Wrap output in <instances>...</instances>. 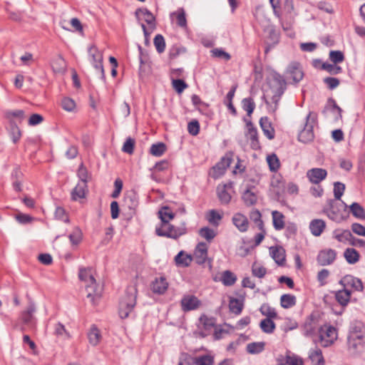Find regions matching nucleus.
Returning a JSON list of instances; mask_svg holds the SVG:
<instances>
[{"instance_id":"obj_1","label":"nucleus","mask_w":365,"mask_h":365,"mask_svg":"<svg viewBox=\"0 0 365 365\" xmlns=\"http://www.w3.org/2000/svg\"><path fill=\"white\" fill-rule=\"evenodd\" d=\"M78 277L86 284L87 298L93 304H96L101 297L103 289L96 282L93 269L91 267H80Z\"/></svg>"},{"instance_id":"obj_2","label":"nucleus","mask_w":365,"mask_h":365,"mask_svg":"<svg viewBox=\"0 0 365 365\" xmlns=\"http://www.w3.org/2000/svg\"><path fill=\"white\" fill-rule=\"evenodd\" d=\"M137 289L135 286H129L119 302L118 312L121 319L127 318L133 312L136 304Z\"/></svg>"},{"instance_id":"obj_3","label":"nucleus","mask_w":365,"mask_h":365,"mask_svg":"<svg viewBox=\"0 0 365 365\" xmlns=\"http://www.w3.org/2000/svg\"><path fill=\"white\" fill-rule=\"evenodd\" d=\"M317 124V114L309 112L306 117V122L303 129L298 135L299 141L303 143H308L313 141L314 138V127Z\"/></svg>"},{"instance_id":"obj_4","label":"nucleus","mask_w":365,"mask_h":365,"mask_svg":"<svg viewBox=\"0 0 365 365\" xmlns=\"http://www.w3.org/2000/svg\"><path fill=\"white\" fill-rule=\"evenodd\" d=\"M319 338L322 346L327 347L336 339V330L331 326L324 325L321 327L319 329Z\"/></svg>"},{"instance_id":"obj_5","label":"nucleus","mask_w":365,"mask_h":365,"mask_svg":"<svg viewBox=\"0 0 365 365\" xmlns=\"http://www.w3.org/2000/svg\"><path fill=\"white\" fill-rule=\"evenodd\" d=\"M324 212L330 220L338 223L349 216L348 207H326Z\"/></svg>"},{"instance_id":"obj_6","label":"nucleus","mask_w":365,"mask_h":365,"mask_svg":"<svg viewBox=\"0 0 365 365\" xmlns=\"http://www.w3.org/2000/svg\"><path fill=\"white\" fill-rule=\"evenodd\" d=\"M232 161V155L226 154L212 168V172L210 173L214 179H217L222 176L227 168L230 165Z\"/></svg>"},{"instance_id":"obj_7","label":"nucleus","mask_w":365,"mask_h":365,"mask_svg":"<svg viewBox=\"0 0 365 365\" xmlns=\"http://www.w3.org/2000/svg\"><path fill=\"white\" fill-rule=\"evenodd\" d=\"M216 191L221 203L228 204L232 197L231 194L233 192V182L229 181L227 183L219 184Z\"/></svg>"},{"instance_id":"obj_8","label":"nucleus","mask_w":365,"mask_h":365,"mask_svg":"<svg viewBox=\"0 0 365 365\" xmlns=\"http://www.w3.org/2000/svg\"><path fill=\"white\" fill-rule=\"evenodd\" d=\"M89 56L92 58V64L96 70H99L101 75V79L106 80L105 71L103 66V54L98 48L93 46L88 50Z\"/></svg>"},{"instance_id":"obj_9","label":"nucleus","mask_w":365,"mask_h":365,"mask_svg":"<svg viewBox=\"0 0 365 365\" xmlns=\"http://www.w3.org/2000/svg\"><path fill=\"white\" fill-rule=\"evenodd\" d=\"M351 338V348H355L356 344H354V340L362 342L365 344V327L361 322L356 323L352 327L349 336Z\"/></svg>"},{"instance_id":"obj_10","label":"nucleus","mask_w":365,"mask_h":365,"mask_svg":"<svg viewBox=\"0 0 365 365\" xmlns=\"http://www.w3.org/2000/svg\"><path fill=\"white\" fill-rule=\"evenodd\" d=\"M155 232L158 236L173 239H177L183 234V232L180 229L175 228L168 223H163L161 227L156 228Z\"/></svg>"},{"instance_id":"obj_11","label":"nucleus","mask_w":365,"mask_h":365,"mask_svg":"<svg viewBox=\"0 0 365 365\" xmlns=\"http://www.w3.org/2000/svg\"><path fill=\"white\" fill-rule=\"evenodd\" d=\"M287 74L291 78L294 83H298L304 77V72L301 64L299 62H291L287 68Z\"/></svg>"},{"instance_id":"obj_12","label":"nucleus","mask_w":365,"mask_h":365,"mask_svg":"<svg viewBox=\"0 0 365 365\" xmlns=\"http://www.w3.org/2000/svg\"><path fill=\"white\" fill-rule=\"evenodd\" d=\"M340 283L344 287L347 289L351 287L356 292H361L364 289V285L361 279L350 274L344 276L341 279Z\"/></svg>"},{"instance_id":"obj_13","label":"nucleus","mask_w":365,"mask_h":365,"mask_svg":"<svg viewBox=\"0 0 365 365\" xmlns=\"http://www.w3.org/2000/svg\"><path fill=\"white\" fill-rule=\"evenodd\" d=\"M200 301L195 296L192 294L183 296L180 301V305L184 312L196 309L200 307Z\"/></svg>"},{"instance_id":"obj_14","label":"nucleus","mask_w":365,"mask_h":365,"mask_svg":"<svg viewBox=\"0 0 365 365\" xmlns=\"http://www.w3.org/2000/svg\"><path fill=\"white\" fill-rule=\"evenodd\" d=\"M336 252L332 249H325L321 250L317 256V262L322 266L329 265L334 262L336 259Z\"/></svg>"},{"instance_id":"obj_15","label":"nucleus","mask_w":365,"mask_h":365,"mask_svg":"<svg viewBox=\"0 0 365 365\" xmlns=\"http://www.w3.org/2000/svg\"><path fill=\"white\" fill-rule=\"evenodd\" d=\"M36 312V306L33 302H29L26 309L21 313L20 319L22 323L27 326H32L34 321V313Z\"/></svg>"},{"instance_id":"obj_16","label":"nucleus","mask_w":365,"mask_h":365,"mask_svg":"<svg viewBox=\"0 0 365 365\" xmlns=\"http://www.w3.org/2000/svg\"><path fill=\"white\" fill-rule=\"evenodd\" d=\"M208 246L205 242H200L197 245L194 251V259L198 264H204L207 259Z\"/></svg>"},{"instance_id":"obj_17","label":"nucleus","mask_w":365,"mask_h":365,"mask_svg":"<svg viewBox=\"0 0 365 365\" xmlns=\"http://www.w3.org/2000/svg\"><path fill=\"white\" fill-rule=\"evenodd\" d=\"M11 178L12 180V185L14 189L17 191L20 192L22 190V182L24 179V173L21 170V168L19 165H16L14 168L11 174Z\"/></svg>"},{"instance_id":"obj_18","label":"nucleus","mask_w":365,"mask_h":365,"mask_svg":"<svg viewBox=\"0 0 365 365\" xmlns=\"http://www.w3.org/2000/svg\"><path fill=\"white\" fill-rule=\"evenodd\" d=\"M327 172L323 168H312L308 170L307 176L314 184H319L321 181L326 178Z\"/></svg>"},{"instance_id":"obj_19","label":"nucleus","mask_w":365,"mask_h":365,"mask_svg":"<svg viewBox=\"0 0 365 365\" xmlns=\"http://www.w3.org/2000/svg\"><path fill=\"white\" fill-rule=\"evenodd\" d=\"M4 116L9 123L21 124L26 118L25 112L23 110H6Z\"/></svg>"},{"instance_id":"obj_20","label":"nucleus","mask_w":365,"mask_h":365,"mask_svg":"<svg viewBox=\"0 0 365 365\" xmlns=\"http://www.w3.org/2000/svg\"><path fill=\"white\" fill-rule=\"evenodd\" d=\"M247 126L248 128L247 135H249V138L250 140V147L255 150L260 149L261 146L257 129L253 126L250 120L247 122Z\"/></svg>"},{"instance_id":"obj_21","label":"nucleus","mask_w":365,"mask_h":365,"mask_svg":"<svg viewBox=\"0 0 365 365\" xmlns=\"http://www.w3.org/2000/svg\"><path fill=\"white\" fill-rule=\"evenodd\" d=\"M232 220L233 224L240 232H245L248 230L249 222L246 216L240 213H236L233 215Z\"/></svg>"},{"instance_id":"obj_22","label":"nucleus","mask_w":365,"mask_h":365,"mask_svg":"<svg viewBox=\"0 0 365 365\" xmlns=\"http://www.w3.org/2000/svg\"><path fill=\"white\" fill-rule=\"evenodd\" d=\"M259 125L265 136L269 140H272L275 136V131L272 125V123L269 121V118L267 116L262 117L259 120Z\"/></svg>"},{"instance_id":"obj_23","label":"nucleus","mask_w":365,"mask_h":365,"mask_svg":"<svg viewBox=\"0 0 365 365\" xmlns=\"http://www.w3.org/2000/svg\"><path fill=\"white\" fill-rule=\"evenodd\" d=\"M318 328V320L314 314H311L306 319L304 324V335H312Z\"/></svg>"},{"instance_id":"obj_24","label":"nucleus","mask_w":365,"mask_h":365,"mask_svg":"<svg viewBox=\"0 0 365 365\" xmlns=\"http://www.w3.org/2000/svg\"><path fill=\"white\" fill-rule=\"evenodd\" d=\"M242 198L247 205H255L257 202L258 195L255 187L247 188L242 193Z\"/></svg>"},{"instance_id":"obj_25","label":"nucleus","mask_w":365,"mask_h":365,"mask_svg":"<svg viewBox=\"0 0 365 365\" xmlns=\"http://www.w3.org/2000/svg\"><path fill=\"white\" fill-rule=\"evenodd\" d=\"M143 14L145 16V21L151 27L155 28V17L154 15L145 8L137 9L135 11V15L137 19L140 20L139 15Z\"/></svg>"},{"instance_id":"obj_26","label":"nucleus","mask_w":365,"mask_h":365,"mask_svg":"<svg viewBox=\"0 0 365 365\" xmlns=\"http://www.w3.org/2000/svg\"><path fill=\"white\" fill-rule=\"evenodd\" d=\"M168 287V283L163 277L156 278L152 284V290L154 293L163 294Z\"/></svg>"},{"instance_id":"obj_27","label":"nucleus","mask_w":365,"mask_h":365,"mask_svg":"<svg viewBox=\"0 0 365 365\" xmlns=\"http://www.w3.org/2000/svg\"><path fill=\"white\" fill-rule=\"evenodd\" d=\"M222 212H220L216 210H210L205 214V219L210 225L217 227L222 219Z\"/></svg>"},{"instance_id":"obj_28","label":"nucleus","mask_w":365,"mask_h":365,"mask_svg":"<svg viewBox=\"0 0 365 365\" xmlns=\"http://www.w3.org/2000/svg\"><path fill=\"white\" fill-rule=\"evenodd\" d=\"M192 260L190 255L186 254L183 251H180L175 257V262L179 267H188Z\"/></svg>"},{"instance_id":"obj_29","label":"nucleus","mask_w":365,"mask_h":365,"mask_svg":"<svg viewBox=\"0 0 365 365\" xmlns=\"http://www.w3.org/2000/svg\"><path fill=\"white\" fill-rule=\"evenodd\" d=\"M325 222L322 220H314L310 222L309 229L314 236H320L325 228Z\"/></svg>"},{"instance_id":"obj_30","label":"nucleus","mask_w":365,"mask_h":365,"mask_svg":"<svg viewBox=\"0 0 365 365\" xmlns=\"http://www.w3.org/2000/svg\"><path fill=\"white\" fill-rule=\"evenodd\" d=\"M344 257L349 264H354L359 262L360 255L359 252L354 248H346L344 252Z\"/></svg>"},{"instance_id":"obj_31","label":"nucleus","mask_w":365,"mask_h":365,"mask_svg":"<svg viewBox=\"0 0 365 365\" xmlns=\"http://www.w3.org/2000/svg\"><path fill=\"white\" fill-rule=\"evenodd\" d=\"M89 343L92 346H97L101 341V335L99 329L96 326L93 325L88 333Z\"/></svg>"},{"instance_id":"obj_32","label":"nucleus","mask_w":365,"mask_h":365,"mask_svg":"<svg viewBox=\"0 0 365 365\" xmlns=\"http://www.w3.org/2000/svg\"><path fill=\"white\" fill-rule=\"evenodd\" d=\"M270 252L274 260L279 265H283L285 262L284 250L282 247H271Z\"/></svg>"},{"instance_id":"obj_33","label":"nucleus","mask_w":365,"mask_h":365,"mask_svg":"<svg viewBox=\"0 0 365 365\" xmlns=\"http://www.w3.org/2000/svg\"><path fill=\"white\" fill-rule=\"evenodd\" d=\"M335 297L336 301L342 306H346L349 302L351 292L349 289L344 287L343 289L338 291Z\"/></svg>"},{"instance_id":"obj_34","label":"nucleus","mask_w":365,"mask_h":365,"mask_svg":"<svg viewBox=\"0 0 365 365\" xmlns=\"http://www.w3.org/2000/svg\"><path fill=\"white\" fill-rule=\"evenodd\" d=\"M278 365H302V361L294 356H281L277 359Z\"/></svg>"},{"instance_id":"obj_35","label":"nucleus","mask_w":365,"mask_h":365,"mask_svg":"<svg viewBox=\"0 0 365 365\" xmlns=\"http://www.w3.org/2000/svg\"><path fill=\"white\" fill-rule=\"evenodd\" d=\"M297 303V298L290 294H282L280 297V304L284 309L294 307Z\"/></svg>"},{"instance_id":"obj_36","label":"nucleus","mask_w":365,"mask_h":365,"mask_svg":"<svg viewBox=\"0 0 365 365\" xmlns=\"http://www.w3.org/2000/svg\"><path fill=\"white\" fill-rule=\"evenodd\" d=\"M87 185L84 182H78L71 192V198L73 200L83 199L85 197V190Z\"/></svg>"},{"instance_id":"obj_37","label":"nucleus","mask_w":365,"mask_h":365,"mask_svg":"<svg viewBox=\"0 0 365 365\" xmlns=\"http://www.w3.org/2000/svg\"><path fill=\"white\" fill-rule=\"evenodd\" d=\"M309 359L312 361V365H324V360L322 356V351L319 349H315L310 351Z\"/></svg>"},{"instance_id":"obj_38","label":"nucleus","mask_w":365,"mask_h":365,"mask_svg":"<svg viewBox=\"0 0 365 365\" xmlns=\"http://www.w3.org/2000/svg\"><path fill=\"white\" fill-rule=\"evenodd\" d=\"M273 226L275 230H281L284 227V216L278 211H272Z\"/></svg>"},{"instance_id":"obj_39","label":"nucleus","mask_w":365,"mask_h":365,"mask_svg":"<svg viewBox=\"0 0 365 365\" xmlns=\"http://www.w3.org/2000/svg\"><path fill=\"white\" fill-rule=\"evenodd\" d=\"M166 150V145L164 143L159 142L150 146V154L155 157H160L165 153Z\"/></svg>"},{"instance_id":"obj_40","label":"nucleus","mask_w":365,"mask_h":365,"mask_svg":"<svg viewBox=\"0 0 365 365\" xmlns=\"http://www.w3.org/2000/svg\"><path fill=\"white\" fill-rule=\"evenodd\" d=\"M260 313L266 317V319H276L277 313L274 308L270 307L268 304H263L259 308Z\"/></svg>"},{"instance_id":"obj_41","label":"nucleus","mask_w":365,"mask_h":365,"mask_svg":"<svg viewBox=\"0 0 365 365\" xmlns=\"http://www.w3.org/2000/svg\"><path fill=\"white\" fill-rule=\"evenodd\" d=\"M262 331L266 334H272L276 328L275 324L272 319H264L259 323Z\"/></svg>"},{"instance_id":"obj_42","label":"nucleus","mask_w":365,"mask_h":365,"mask_svg":"<svg viewBox=\"0 0 365 365\" xmlns=\"http://www.w3.org/2000/svg\"><path fill=\"white\" fill-rule=\"evenodd\" d=\"M333 236L337 241L343 243L349 242V239H351V233L348 230H336L333 232Z\"/></svg>"},{"instance_id":"obj_43","label":"nucleus","mask_w":365,"mask_h":365,"mask_svg":"<svg viewBox=\"0 0 365 365\" xmlns=\"http://www.w3.org/2000/svg\"><path fill=\"white\" fill-rule=\"evenodd\" d=\"M243 300L231 298L229 302V308L231 312L235 314H240L243 309Z\"/></svg>"},{"instance_id":"obj_44","label":"nucleus","mask_w":365,"mask_h":365,"mask_svg":"<svg viewBox=\"0 0 365 365\" xmlns=\"http://www.w3.org/2000/svg\"><path fill=\"white\" fill-rule=\"evenodd\" d=\"M265 343L263 341L252 342L247 345L246 350L249 354H257L264 349Z\"/></svg>"},{"instance_id":"obj_45","label":"nucleus","mask_w":365,"mask_h":365,"mask_svg":"<svg viewBox=\"0 0 365 365\" xmlns=\"http://www.w3.org/2000/svg\"><path fill=\"white\" fill-rule=\"evenodd\" d=\"M198 233L201 237L206 240L208 242H211L217 235L216 232L208 227L200 228Z\"/></svg>"},{"instance_id":"obj_46","label":"nucleus","mask_w":365,"mask_h":365,"mask_svg":"<svg viewBox=\"0 0 365 365\" xmlns=\"http://www.w3.org/2000/svg\"><path fill=\"white\" fill-rule=\"evenodd\" d=\"M158 215L163 223H168L174 217V213L170 209V207H161V209L158 211Z\"/></svg>"},{"instance_id":"obj_47","label":"nucleus","mask_w":365,"mask_h":365,"mask_svg":"<svg viewBox=\"0 0 365 365\" xmlns=\"http://www.w3.org/2000/svg\"><path fill=\"white\" fill-rule=\"evenodd\" d=\"M215 325V320L213 318H210L206 315H202L199 319L198 327L204 329L205 330L211 329Z\"/></svg>"},{"instance_id":"obj_48","label":"nucleus","mask_w":365,"mask_h":365,"mask_svg":"<svg viewBox=\"0 0 365 365\" xmlns=\"http://www.w3.org/2000/svg\"><path fill=\"white\" fill-rule=\"evenodd\" d=\"M242 108L247 112L248 116H251L255 108V103L252 98H245L242 101Z\"/></svg>"},{"instance_id":"obj_49","label":"nucleus","mask_w":365,"mask_h":365,"mask_svg":"<svg viewBox=\"0 0 365 365\" xmlns=\"http://www.w3.org/2000/svg\"><path fill=\"white\" fill-rule=\"evenodd\" d=\"M267 161L271 171H277L280 167L279 160L274 153L269 155Z\"/></svg>"},{"instance_id":"obj_50","label":"nucleus","mask_w":365,"mask_h":365,"mask_svg":"<svg viewBox=\"0 0 365 365\" xmlns=\"http://www.w3.org/2000/svg\"><path fill=\"white\" fill-rule=\"evenodd\" d=\"M10 135L14 143H16L21 138V132L17 123H9Z\"/></svg>"},{"instance_id":"obj_51","label":"nucleus","mask_w":365,"mask_h":365,"mask_svg":"<svg viewBox=\"0 0 365 365\" xmlns=\"http://www.w3.org/2000/svg\"><path fill=\"white\" fill-rule=\"evenodd\" d=\"M273 81L277 86V91H279V93H284L286 90L287 83L284 77L279 73H275L273 75Z\"/></svg>"},{"instance_id":"obj_52","label":"nucleus","mask_w":365,"mask_h":365,"mask_svg":"<svg viewBox=\"0 0 365 365\" xmlns=\"http://www.w3.org/2000/svg\"><path fill=\"white\" fill-rule=\"evenodd\" d=\"M321 69L327 71L331 75H337L342 72V68L336 64H330L328 63H322L321 65Z\"/></svg>"},{"instance_id":"obj_53","label":"nucleus","mask_w":365,"mask_h":365,"mask_svg":"<svg viewBox=\"0 0 365 365\" xmlns=\"http://www.w3.org/2000/svg\"><path fill=\"white\" fill-rule=\"evenodd\" d=\"M77 175L81 180L80 182H84L86 185H87V182L91 178V176L88 174L87 168L84 166L83 163H81L78 167Z\"/></svg>"},{"instance_id":"obj_54","label":"nucleus","mask_w":365,"mask_h":365,"mask_svg":"<svg viewBox=\"0 0 365 365\" xmlns=\"http://www.w3.org/2000/svg\"><path fill=\"white\" fill-rule=\"evenodd\" d=\"M187 49L185 47L174 45L169 50V58L170 59L176 58L179 55L186 53Z\"/></svg>"},{"instance_id":"obj_55","label":"nucleus","mask_w":365,"mask_h":365,"mask_svg":"<svg viewBox=\"0 0 365 365\" xmlns=\"http://www.w3.org/2000/svg\"><path fill=\"white\" fill-rule=\"evenodd\" d=\"M236 276L230 271H225L222 276V282L226 286H231L236 282Z\"/></svg>"},{"instance_id":"obj_56","label":"nucleus","mask_w":365,"mask_h":365,"mask_svg":"<svg viewBox=\"0 0 365 365\" xmlns=\"http://www.w3.org/2000/svg\"><path fill=\"white\" fill-rule=\"evenodd\" d=\"M172 86L178 94L182 93L188 86L184 80L175 78H172Z\"/></svg>"},{"instance_id":"obj_57","label":"nucleus","mask_w":365,"mask_h":365,"mask_svg":"<svg viewBox=\"0 0 365 365\" xmlns=\"http://www.w3.org/2000/svg\"><path fill=\"white\" fill-rule=\"evenodd\" d=\"M157 51L159 53H163L165 49V41L164 37L161 34H157L153 41Z\"/></svg>"},{"instance_id":"obj_58","label":"nucleus","mask_w":365,"mask_h":365,"mask_svg":"<svg viewBox=\"0 0 365 365\" xmlns=\"http://www.w3.org/2000/svg\"><path fill=\"white\" fill-rule=\"evenodd\" d=\"M196 365H213L214 358L210 355H203L194 359Z\"/></svg>"},{"instance_id":"obj_59","label":"nucleus","mask_w":365,"mask_h":365,"mask_svg":"<svg viewBox=\"0 0 365 365\" xmlns=\"http://www.w3.org/2000/svg\"><path fill=\"white\" fill-rule=\"evenodd\" d=\"M61 107L66 111L73 112L76 109V103L72 98L65 97L61 101Z\"/></svg>"},{"instance_id":"obj_60","label":"nucleus","mask_w":365,"mask_h":365,"mask_svg":"<svg viewBox=\"0 0 365 365\" xmlns=\"http://www.w3.org/2000/svg\"><path fill=\"white\" fill-rule=\"evenodd\" d=\"M135 144V139L131 137H128L122 147V151L130 155L133 154L134 152Z\"/></svg>"},{"instance_id":"obj_61","label":"nucleus","mask_w":365,"mask_h":365,"mask_svg":"<svg viewBox=\"0 0 365 365\" xmlns=\"http://www.w3.org/2000/svg\"><path fill=\"white\" fill-rule=\"evenodd\" d=\"M55 218L64 222L69 221L68 215L63 207H56L54 212Z\"/></svg>"},{"instance_id":"obj_62","label":"nucleus","mask_w":365,"mask_h":365,"mask_svg":"<svg viewBox=\"0 0 365 365\" xmlns=\"http://www.w3.org/2000/svg\"><path fill=\"white\" fill-rule=\"evenodd\" d=\"M261 213L258 210H253L250 212V217L252 220L259 230H262L264 223L261 219Z\"/></svg>"},{"instance_id":"obj_63","label":"nucleus","mask_w":365,"mask_h":365,"mask_svg":"<svg viewBox=\"0 0 365 365\" xmlns=\"http://www.w3.org/2000/svg\"><path fill=\"white\" fill-rule=\"evenodd\" d=\"M329 59L334 64H336L344 61V55L341 51H331L329 52Z\"/></svg>"},{"instance_id":"obj_64","label":"nucleus","mask_w":365,"mask_h":365,"mask_svg":"<svg viewBox=\"0 0 365 365\" xmlns=\"http://www.w3.org/2000/svg\"><path fill=\"white\" fill-rule=\"evenodd\" d=\"M252 274L258 278H262L267 274V269L263 266L255 263L252 267Z\"/></svg>"}]
</instances>
